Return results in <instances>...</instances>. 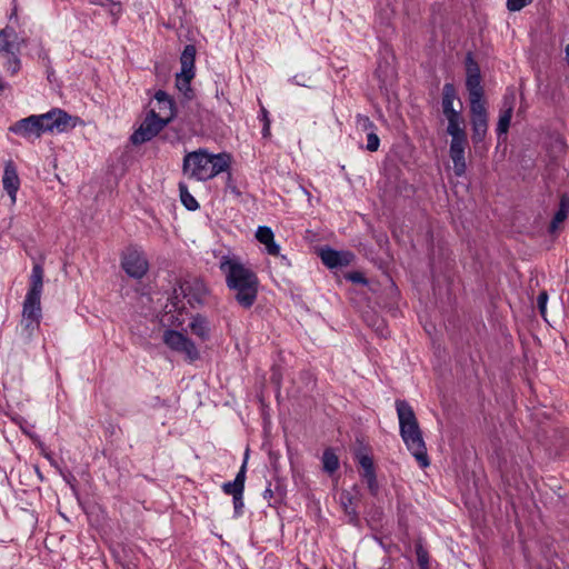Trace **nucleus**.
Wrapping results in <instances>:
<instances>
[{
    "label": "nucleus",
    "instance_id": "nucleus-1",
    "mask_svg": "<svg viewBox=\"0 0 569 569\" xmlns=\"http://www.w3.org/2000/svg\"><path fill=\"white\" fill-rule=\"evenodd\" d=\"M219 269L224 274L228 289L234 292L237 303L243 309H250L259 291L257 273L234 254L221 256Z\"/></svg>",
    "mask_w": 569,
    "mask_h": 569
},
{
    "label": "nucleus",
    "instance_id": "nucleus-2",
    "mask_svg": "<svg viewBox=\"0 0 569 569\" xmlns=\"http://www.w3.org/2000/svg\"><path fill=\"white\" fill-rule=\"evenodd\" d=\"M396 410L399 420V432L402 441L420 467H428L430 461L427 453V447L412 407L406 400H397Z\"/></svg>",
    "mask_w": 569,
    "mask_h": 569
},
{
    "label": "nucleus",
    "instance_id": "nucleus-3",
    "mask_svg": "<svg viewBox=\"0 0 569 569\" xmlns=\"http://www.w3.org/2000/svg\"><path fill=\"white\" fill-rule=\"evenodd\" d=\"M230 160V156L226 152L213 154L206 149H199L184 156L182 169L189 178L207 181L227 171Z\"/></svg>",
    "mask_w": 569,
    "mask_h": 569
},
{
    "label": "nucleus",
    "instance_id": "nucleus-4",
    "mask_svg": "<svg viewBox=\"0 0 569 569\" xmlns=\"http://www.w3.org/2000/svg\"><path fill=\"white\" fill-rule=\"evenodd\" d=\"M44 270L40 263H34L29 279V289L22 305L21 327L31 337L40 327L42 318L41 295L43 289Z\"/></svg>",
    "mask_w": 569,
    "mask_h": 569
},
{
    "label": "nucleus",
    "instance_id": "nucleus-5",
    "mask_svg": "<svg viewBox=\"0 0 569 569\" xmlns=\"http://www.w3.org/2000/svg\"><path fill=\"white\" fill-rule=\"evenodd\" d=\"M207 293L208 289L203 281L199 279L186 280L173 289L170 300L174 310L184 309V302L180 298L186 300L190 307L196 308L203 303Z\"/></svg>",
    "mask_w": 569,
    "mask_h": 569
},
{
    "label": "nucleus",
    "instance_id": "nucleus-6",
    "mask_svg": "<svg viewBox=\"0 0 569 569\" xmlns=\"http://www.w3.org/2000/svg\"><path fill=\"white\" fill-rule=\"evenodd\" d=\"M38 124L40 133L44 132H67L77 126L78 118H73L64 110L54 108L47 113L38 114Z\"/></svg>",
    "mask_w": 569,
    "mask_h": 569
},
{
    "label": "nucleus",
    "instance_id": "nucleus-7",
    "mask_svg": "<svg viewBox=\"0 0 569 569\" xmlns=\"http://www.w3.org/2000/svg\"><path fill=\"white\" fill-rule=\"evenodd\" d=\"M168 124L160 119L154 109L150 110L140 127L134 130L130 137V141L136 144H142L152 140Z\"/></svg>",
    "mask_w": 569,
    "mask_h": 569
},
{
    "label": "nucleus",
    "instance_id": "nucleus-8",
    "mask_svg": "<svg viewBox=\"0 0 569 569\" xmlns=\"http://www.w3.org/2000/svg\"><path fill=\"white\" fill-rule=\"evenodd\" d=\"M163 342L173 351L183 353L190 361L199 359L200 355L194 342L183 333L168 329L163 333Z\"/></svg>",
    "mask_w": 569,
    "mask_h": 569
},
{
    "label": "nucleus",
    "instance_id": "nucleus-9",
    "mask_svg": "<svg viewBox=\"0 0 569 569\" xmlns=\"http://www.w3.org/2000/svg\"><path fill=\"white\" fill-rule=\"evenodd\" d=\"M121 267L129 277L134 279L143 278L149 270V263L144 254L132 247L127 248L123 252Z\"/></svg>",
    "mask_w": 569,
    "mask_h": 569
},
{
    "label": "nucleus",
    "instance_id": "nucleus-10",
    "mask_svg": "<svg viewBox=\"0 0 569 569\" xmlns=\"http://www.w3.org/2000/svg\"><path fill=\"white\" fill-rule=\"evenodd\" d=\"M470 116H471V139L473 144L481 143L488 132V112L486 109V104H471L470 106Z\"/></svg>",
    "mask_w": 569,
    "mask_h": 569
},
{
    "label": "nucleus",
    "instance_id": "nucleus-11",
    "mask_svg": "<svg viewBox=\"0 0 569 569\" xmlns=\"http://www.w3.org/2000/svg\"><path fill=\"white\" fill-rule=\"evenodd\" d=\"M449 156L453 162V172L457 177H462L466 173V148L468 146L467 134L450 136Z\"/></svg>",
    "mask_w": 569,
    "mask_h": 569
},
{
    "label": "nucleus",
    "instance_id": "nucleus-12",
    "mask_svg": "<svg viewBox=\"0 0 569 569\" xmlns=\"http://www.w3.org/2000/svg\"><path fill=\"white\" fill-rule=\"evenodd\" d=\"M516 104V94L513 91H510L503 96L502 107L500 110V116L497 123V134L500 137L508 132L510 127L513 108Z\"/></svg>",
    "mask_w": 569,
    "mask_h": 569
},
{
    "label": "nucleus",
    "instance_id": "nucleus-13",
    "mask_svg": "<svg viewBox=\"0 0 569 569\" xmlns=\"http://www.w3.org/2000/svg\"><path fill=\"white\" fill-rule=\"evenodd\" d=\"M319 254L322 263L330 269L346 267L353 259V254L351 252L338 251L329 247L322 248Z\"/></svg>",
    "mask_w": 569,
    "mask_h": 569
},
{
    "label": "nucleus",
    "instance_id": "nucleus-14",
    "mask_svg": "<svg viewBox=\"0 0 569 569\" xmlns=\"http://www.w3.org/2000/svg\"><path fill=\"white\" fill-rule=\"evenodd\" d=\"M358 463L361 467V477L367 482L368 489L372 496H377L379 491V485L377 481L376 470L373 460L370 456L361 453L357 456Z\"/></svg>",
    "mask_w": 569,
    "mask_h": 569
},
{
    "label": "nucleus",
    "instance_id": "nucleus-15",
    "mask_svg": "<svg viewBox=\"0 0 569 569\" xmlns=\"http://www.w3.org/2000/svg\"><path fill=\"white\" fill-rule=\"evenodd\" d=\"M9 130L16 134L23 137V138L38 139L41 137L39 124H38V118L34 114L14 122L9 128Z\"/></svg>",
    "mask_w": 569,
    "mask_h": 569
},
{
    "label": "nucleus",
    "instance_id": "nucleus-16",
    "mask_svg": "<svg viewBox=\"0 0 569 569\" xmlns=\"http://www.w3.org/2000/svg\"><path fill=\"white\" fill-rule=\"evenodd\" d=\"M2 184L3 189L9 194L11 202L14 203L17 200V192L20 188V179L17 168L12 161H8L4 166Z\"/></svg>",
    "mask_w": 569,
    "mask_h": 569
},
{
    "label": "nucleus",
    "instance_id": "nucleus-17",
    "mask_svg": "<svg viewBox=\"0 0 569 569\" xmlns=\"http://www.w3.org/2000/svg\"><path fill=\"white\" fill-rule=\"evenodd\" d=\"M462 103L458 100V108H452L443 113L448 121L447 133L449 136L467 134L465 130V119L461 113Z\"/></svg>",
    "mask_w": 569,
    "mask_h": 569
},
{
    "label": "nucleus",
    "instance_id": "nucleus-18",
    "mask_svg": "<svg viewBox=\"0 0 569 569\" xmlns=\"http://www.w3.org/2000/svg\"><path fill=\"white\" fill-rule=\"evenodd\" d=\"M154 99L159 109L157 113L160 116V119L166 121L168 124L176 117V106L173 99L163 90H158L154 93Z\"/></svg>",
    "mask_w": 569,
    "mask_h": 569
},
{
    "label": "nucleus",
    "instance_id": "nucleus-19",
    "mask_svg": "<svg viewBox=\"0 0 569 569\" xmlns=\"http://www.w3.org/2000/svg\"><path fill=\"white\" fill-rule=\"evenodd\" d=\"M248 453H249V450L246 451L243 463L240 467V470L238 471L234 480L222 485L223 492L226 495H231L232 498H234L236 496L238 497V496L243 495Z\"/></svg>",
    "mask_w": 569,
    "mask_h": 569
},
{
    "label": "nucleus",
    "instance_id": "nucleus-20",
    "mask_svg": "<svg viewBox=\"0 0 569 569\" xmlns=\"http://www.w3.org/2000/svg\"><path fill=\"white\" fill-rule=\"evenodd\" d=\"M466 88L469 93L470 106L482 104L483 101V88L481 86V76H468L466 77Z\"/></svg>",
    "mask_w": 569,
    "mask_h": 569
},
{
    "label": "nucleus",
    "instance_id": "nucleus-21",
    "mask_svg": "<svg viewBox=\"0 0 569 569\" xmlns=\"http://www.w3.org/2000/svg\"><path fill=\"white\" fill-rule=\"evenodd\" d=\"M256 238L259 242L266 246V250L270 256H278L280 247L274 242V234L271 228L267 226L258 227Z\"/></svg>",
    "mask_w": 569,
    "mask_h": 569
},
{
    "label": "nucleus",
    "instance_id": "nucleus-22",
    "mask_svg": "<svg viewBox=\"0 0 569 569\" xmlns=\"http://www.w3.org/2000/svg\"><path fill=\"white\" fill-rule=\"evenodd\" d=\"M189 328L191 332L197 336L202 341H207L210 338V325L206 317L201 315H196L191 318V321L189 323Z\"/></svg>",
    "mask_w": 569,
    "mask_h": 569
},
{
    "label": "nucleus",
    "instance_id": "nucleus-23",
    "mask_svg": "<svg viewBox=\"0 0 569 569\" xmlns=\"http://www.w3.org/2000/svg\"><path fill=\"white\" fill-rule=\"evenodd\" d=\"M458 101L457 90L452 83H445L442 88L441 108L442 113L455 108V101Z\"/></svg>",
    "mask_w": 569,
    "mask_h": 569
},
{
    "label": "nucleus",
    "instance_id": "nucleus-24",
    "mask_svg": "<svg viewBox=\"0 0 569 569\" xmlns=\"http://www.w3.org/2000/svg\"><path fill=\"white\" fill-rule=\"evenodd\" d=\"M196 52L197 50L193 44H187L184 47L180 57L181 70L184 73L194 72Z\"/></svg>",
    "mask_w": 569,
    "mask_h": 569
},
{
    "label": "nucleus",
    "instance_id": "nucleus-25",
    "mask_svg": "<svg viewBox=\"0 0 569 569\" xmlns=\"http://www.w3.org/2000/svg\"><path fill=\"white\" fill-rule=\"evenodd\" d=\"M322 469L329 475L339 469V458L331 448H327L322 453Z\"/></svg>",
    "mask_w": 569,
    "mask_h": 569
},
{
    "label": "nucleus",
    "instance_id": "nucleus-26",
    "mask_svg": "<svg viewBox=\"0 0 569 569\" xmlns=\"http://www.w3.org/2000/svg\"><path fill=\"white\" fill-rule=\"evenodd\" d=\"M194 77V72L184 73L182 70L176 77V86L177 88L184 93L186 98H192V90L190 88V82Z\"/></svg>",
    "mask_w": 569,
    "mask_h": 569
},
{
    "label": "nucleus",
    "instance_id": "nucleus-27",
    "mask_svg": "<svg viewBox=\"0 0 569 569\" xmlns=\"http://www.w3.org/2000/svg\"><path fill=\"white\" fill-rule=\"evenodd\" d=\"M18 53L19 52H10L3 54L4 61L2 62V66L10 76L17 74L21 68V61Z\"/></svg>",
    "mask_w": 569,
    "mask_h": 569
},
{
    "label": "nucleus",
    "instance_id": "nucleus-28",
    "mask_svg": "<svg viewBox=\"0 0 569 569\" xmlns=\"http://www.w3.org/2000/svg\"><path fill=\"white\" fill-rule=\"evenodd\" d=\"M179 192H180V200L182 204L190 211L197 210L199 208L198 201L194 199V197L189 192L188 187L183 183H179Z\"/></svg>",
    "mask_w": 569,
    "mask_h": 569
},
{
    "label": "nucleus",
    "instance_id": "nucleus-29",
    "mask_svg": "<svg viewBox=\"0 0 569 569\" xmlns=\"http://www.w3.org/2000/svg\"><path fill=\"white\" fill-rule=\"evenodd\" d=\"M568 211H569V203H567L563 199L561 200L560 202V208L559 210L555 213L551 222H550V226H549V231L550 232H555L558 228V224L561 223L568 216Z\"/></svg>",
    "mask_w": 569,
    "mask_h": 569
},
{
    "label": "nucleus",
    "instance_id": "nucleus-30",
    "mask_svg": "<svg viewBox=\"0 0 569 569\" xmlns=\"http://www.w3.org/2000/svg\"><path fill=\"white\" fill-rule=\"evenodd\" d=\"M417 562L420 569H430L429 552L423 547L422 541L418 540L415 545Z\"/></svg>",
    "mask_w": 569,
    "mask_h": 569
},
{
    "label": "nucleus",
    "instance_id": "nucleus-31",
    "mask_svg": "<svg viewBox=\"0 0 569 569\" xmlns=\"http://www.w3.org/2000/svg\"><path fill=\"white\" fill-rule=\"evenodd\" d=\"M340 499L345 512L350 517V522L356 525L358 522V512L356 508L352 507V497L349 493H342Z\"/></svg>",
    "mask_w": 569,
    "mask_h": 569
},
{
    "label": "nucleus",
    "instance_id": "nucleus-32",
    "mask_svg": "<svg viewBox=\"0 0 569 569\" xmlns=\"http://www.w3.org/2000/svg\"><path fill=\"white\" fill-rule=\"evenodd\" d=\"M356 123L359 129H361L362 131H366V132H371V131H375V129H376V126L370 120V118L367 116H363V114H357Z\"/></svg>",
    "mask_w": 569,
    "mask_h": 569
},
{
    "label": "nucleus",
    "instance_id": "nucleus-33",
    "mask_svg": "<svg viewBox=\"0 0 569 569\" xmlns=\"http://www.w3.org/2000/svg\"><path fill=\"white\" fill-rule=\"evenodd\" d=\"M466 74L468 76H481L480 68L472 54L469 52L466 57Z\"/></svg>",
    "mask_w": 569,
    "mask_h": 569
},
{
    "label": "nucleus",
    "instance_id": "nucleus-34",
    "mask_svg": "<svg viewBox=\"0 0 569 569\" xmlns=\"http://www.w3.org/2000/svg\"><path fill=\"white\" fill-rule=\"evenodd\" d=\"M380 144L379 137L375 133V131L368 132L367 134V150L373 152L377 151Z\"/></svg>",
    "mask_w": 569,
    "mask_h": 569
},
{
    "label": "nucleus",
    "instance_id": "nucleus-35",
    "mask_svg": "<svg viewBox=\"0 0 569 569\" xmlns=\"http://www.w3.org/2000/svg\"><path fill=\"white\" fill-rule=\"evenodd\" d=\"M531 2L532 0H507V9L512 12L520 11Z\"/></svg>",
    "mask_w": 569,
    "mask_h": 569
},
{
    "label": "nucleus",
    "instance_id": "nucleus-36",
    "mask_svg": "<svg viewBox=\"0 0 569 569\" xmlns=\"http://www.w3.org/2000/svg\"><path fill=\"white\" fill-rule=\"evenodd\" d=\"M547 301H548L547 291H541L537 298V303H538V308H539L541 316L546 315Z\"/></svg>",
    "mask_w": 569,
    "mask_h": 569
},
{
    "label": "nucleus",
    "instance_id": "nucleus-37",
    "mask_svg": "<svg viewBox=\"0 0 569 569\" xmlns=\"http://www.w3.org/2000/svg\"><path fill=\"white\" fill-rule=\"evenodd\" d=\"M347 279L353 283H361V284L368 283V280L366 279V277L361 272H358V271L350 272L347 276Z\"/></svg>",
    "mask_w": 569,
    "mask_h": 569
},
{
    "label": "nucleus",
    "instance_id": "nucleus-38",
    "mask_svg": "<svg viewBox=\"0 0 569 569\" xmlns=\"http://www.w3.org/2000/svg\"><path fill=\"white\" fill-rule=\"evenodd\" d=\"M244 507V503H243V495L241 496H236L233 498V508H234V515L238 517L242 513V509Z\"/></svg>",
    "mask_w": 569,
    "mask_h": 569
},
{
    "label": "nucleus",
    "instance_id": "nucleus-39",
    "mask_svg": "<svg viewBox=\"0 0 569 569\" xmlns=\"http://www.w3.org/2000/svg\"><path fill=\"white\" fill-rule=\"evenodd\" d=\"M0 37L1 39H10V40H17V32L11 27H6L4 29L0 30Z\"/></svg>",
    "mask_w": 569,
    "mask_h": 569
},
{
    "label": "nucleus",
    "instance_id": "nucleus-40",
    "mask_svg": "<svg viewBox=\"0 0 569 569\" xmlns=\"http://www.w3.org/2000/svg\"><path fill=\"white\" fill-rule=\"evenodd\" d=\"M262 124L263 126H262L261 133H262L263 138L270 137V134H271L270 133V120H267L266 123H262Z\"/></svg>",
    "mask_w": 569,
    "mask_h": 569
},
{
    "label": "nucleus",
    "instance_id": "nucleus-41",
    "mask_svg": "<svg viewBox=\"0 0 569 569\" xmlns=\"http://www.w3.org/2000/svg\"><path fill=\"white\" fill-rule=\"evenodd\" d=\"M259 119L262 121V123H266L267 120H270L269 112L264 107H261L260 109Z\"/></svg>",
    "mask_w": 569,
    "mask_h": 569
},
{
    "label": "nucleus",
    "instance_id": "nucleus-42",
    "mask_svg": "<svg viewBox=\"0 0 569 569\" xmlns=\"http://www.w3.org/2000/svg\"><path fill=\"white\" fill-rule=\"evenodd\" d=\"M291 81H292L295 84H297V86H303V87H307V84H306L303 81H301L300 76H298V74H297V76H295V77H292Z\"/></svg>",
    "mask_w": 569,
    "mask_h": 569
},
{
    "label": "nucleus",
    "instance_id": "nucleus-43",
    "mask_svg": "<svg viewBox=\"0 0 569 569\" xmlns=\"http://www.w3.org/2000/svg\"><path fill=\"white\" fill-rule=\"evenodd\" d=\"M272 495H273V493H272V490H271V489H269V488H267V489L264 490V492H263V497H264L266 499H270V498L272 497Z\"/></svg>",
    "mask_w": 569,
    "mask_h": 569
}]
</instances>
